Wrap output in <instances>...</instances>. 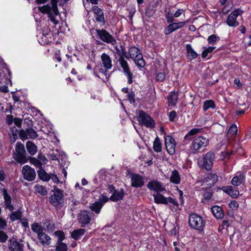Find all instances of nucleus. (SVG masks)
Segmentation results:
<instances>
[{
	"label": "nucleus",
	"mask_w": 251,
	"mask_h": 251,
	"mask_svg": "<svg viewBox=\"0 0 251 251\" xmlns=\"http://www.w3.org/2000/svg\"><path fill=\"white\" fill-rule=\"evenodd\" d=\"M34 190L37 192L39 193L42 196L46 195L47 194V191L45 187L42 185L36 184L34 186Z\"/></svg>",
	"instance_id": "obj_41"
},
{
	"label": "nucleus",
	"mask_w": 251,
	"mask_h": 251,
	"mask_svg": "<svg viewBox=\"0 0 251 251\" xmlns=\"http://www.w3.org/2000/svg\"><path fill=\"white\" fill-rule=\"evenodd\" d=\"M31 229L33 232L37 234V236L43 233L44 229L40 224L36 222L31 225Z\"/></svg>",
	"instance_id": "obj_26"
},
{
	"label": "nucleus",
	"mask_w": 251,
	"mask_h": 251,
	"mask_svg": "<svg viewBox=\"0 0 251 251\" xmlns=\"http://www.w3.org/2000/svg\"><path fill=\"white\" fill-rule=\"evenodd\" d=\"M49 200L54 206H58L63 202V192L59 189H54L50 195Z\"/></svg>",
	"instance_id": "obj_6"
},
{
	"label": "nucleus",
	"mask_w": 251,
	"mask_h": 251,
	"mask_svg": "<svg viewBox=\"0 0 251 251\" xmlns=\"http://www.w3.org/2000/svg\"><path fill=\"white\" fill-rule=\"evenodd\" d=\"M8 236L3 231H0V242H5L7 239Z\"/></svg>",
	"instance_id": "obj_55"
},
{
	"label": "nucleus",
	"mask_w": 251,
	"mask_h": 251,
	"mask_svg": "<svg viewBox=\"0 0 251 251\" xmlns=\"http://www.w3.org/2000/svg\"><path fill=\"white\" fill-rule=\"evenodd\" d=\"M13 158L17 162L21 164H25L27 162L26 152L23 144L20 143H17L15 151L13 153Z\"/></svg>",
	"instance_id": "obj_4"
},
{
	"label": "nucleus",
	"mask_w": 251,
	"mask_h": 251,
	"mask_svg": "<svg viewBox=\"0 0 251 251\" xmlns=\"http://www.w3.org/2000/svg\"><path fill=\"white\" fill-rule=\"evenodd\" d=\"M212 197V194L210 192H206L204 194V199L203 200V201L205 202L206 200H208L210 199Z\"/></svg>",
	"instance_id": "obj_60"
},
{
	"label": "nucleus",
	"mask_w": 251,
	"mask_h": 251,
	"mask_svg": "<svg viewBox=\"0 0 251 251\" xmlns=\"http://www.w3.org/2000/svg\"><path fill=\"white\" fill-rule=\"evenodd\" d=\"M19 136L22 140L27 139H34L38 137L36 131L32 128H28L26 130L21 129L19 132Z\"/></svg>",
	"instance_id": "obj_15"
},
{
	"label": "nucleus",
	"mask_w": 251,
	"mask_h": 251,
	"mask_svg": "<svg viewBox=\"0 0 251 251\" xmlns=\"http://www.w3.org/2000/svg\"><path fill=\"white\" fill-rule=\"evenodd\" d=\"M189 223L192 228L199 231H202L205 225V222L203 218L195 213L190 215Z\"/></svg>",
	"instance_id": "obj_3"
},
{
	"label": "nucleus",
	"mask_w": 251,
	"mask_h": 251,
	"mask_svg": "<svg viewBox=\"0 0 251 251\" xmlns=\"http://www.w3.org/2000/svg\"><path fill=\"white\" fill-rule=\"evenodd\" d=\"M153 197L154 202L156 203L167 204L170 203L173 204L174 205H177V202L175 200L173 199L171 197L166 198L160 193L153 194Z\"/></svg>",
	"instance_id": "obj_8"
},
{
	"label": "nucleus",
	"mask_w": 251,
	"mask_h": 251,
	"mask_svg": "<svg viewBox=\"0 0 251 251\" xmlns=\"http://www.w3.org/2000/svg\"><path fill=\"white\" fill-rule=\"evenodd\" d=\"M121 49H119L117 46L114 47L116 53L119 56V59L124 58L126 57L127 59H129L128 56L126 55V50L122 47H120Z\"/></svg>",
	"instance_id": "obj_33"
},
{
	"label": "nucleus",
	"mask_w": 251,
	"mask_h": 251,
	"mask_svg": "<svg viewBox=\"0 0 251 251\" xmlns=\"http://www.w3.org/2000/svg\"><path fill=\"white\" fill-rule=\"evenodd\" d=\"M243 12V11L239 8L233 10L228 16L226 22V24L230 27H235L237 26L239 23L237 21V18L238 16L241 15Z\"/></svg>",
	"instance_id": "obj_7"
},
{
	"label": "nucleus",
	"mask_w": 251,
	"mask_h": 251,
	"mask_svg": "<svg viewBox=\"0 0 251 251\" xmlns=\"http://www.w3.org/2000/svg\"><path fill=\"white\" fill-rule=\"evenodd\" d=\"M124 194L125 193L123 189H117L112 194L109 199L113 201H117L123 199Z\"/></svg>",
	"instance_id": "obj_23"
},
{
	"label": "nucleus",
	"mask_w": 251,
	"mask_h": 251,
	"mask_svg": "<svg viewBox=\"0 0 251 251\" xmlns=\"http://www.w3.org/2000/svg\"><path fill=\"white\" fill-rule=\"evenodd\" d=\"M85 232L84 229L79 228L73 230L71 233V237L75 240H78L82 236Z\"/></svg>",
	"instance_id": "obj_29"
},
{
	"label": "nucleus",
	"mask_w": 251,
	"mask_h": 251,
	"mask_svg": "<svg viewBox=\"0 0 251 251\" xmlns=\"http://www.w3.org/2000/svg\"><path fill=\"white\" fill-rule=\"evenodd\" d=\"M199 128H193L185 136V138H188L189 135H193L197 134L200 131Z\"/></svg>",
	"instance_id": "obj_52"
},
{
	"label": "nucleus",
	"mask_w": 251,
	"mask_h": 251,
	"mask_svg": "<svg viewBox=\"0 0 251 251\" xmlns=\"http://www.w3.org/2000/svg\"><path fill=\"white\" fill-rule=\"evenodd\" d=\"M55 233L56 235H57L59 237L58 240H60V241H62L64 239L65 235L63 231H57L55 232Z\"/></svg>",
	"instance_id": "obj_57"
},
{
	"label": "nucleus",
	"mask_w": 251,
	"mask_h": 251,
	"mask_svg": "<svg viewBox=\"0 0 251 251\" xmlns=\"http://www.w3.org/2000/svg\"><path fill=\"white\" fill-rule=\"evenodd\" d=\"M108 201V198L104 195H102L98 201L91 204L89 207L91 210L96 213L98 214L100 212V210L103 204Z\"/></svg>",
	"instance_id": "obj_14"
},
{
	"label": "nucleus",
	"mask_w": 251,
	"mask_h": 251,
	"mask_svg": "<svg viewBox=\"0 0 251 251\" xmlns=\"http://www.w3.org/2000/svg\"><path fill=\"white\" fill-rule=\"evenodd\" d=\"M174 25L175 26L176 29L177 30L179 28H182L185 25V22H180L178 23H174Z\"/></svg>",
	"instance_id": "obj_58"
},
{
	"label": "nucleus",
	"mask_w": 251,
	"mask_h": 251,
	"mask_svg": "<svg viewBox=\"0 0 251 251\" xmlns=\"http://www.w3.org/2000/svg\"><path fill=\"white\" fill-rule=\"evenodd\" d=\"M93 214L86 210H82L78 215V222L81 224L82 227H84L90 222Z\"/></svg>",
	"instance_id": "obj_11"
},
{
	"label": "nucleus",
	"mask_w": 251,
	"mask_h": 251,
	"mask_svg": "<svg viewBox=\"0 0 251 251\" xmlns=\"http://www.w3.org/2000/svg\"><path fill=\"white\" fill-rule=\"evenodd\" d=\"M96 32L102 41L107 43H111L112 45H114L116 43L115 39L106 30L104 29H97Z\"/></svg>",
	"instance_id": "obj_13"
},
{
	"label": "nucleus",
	"mask_w": 251,
	"mask_h": 251,
	"mask_svg": "<svg viewBox=\"0 0 251 251\" xmlns=\"http://www.w3.org/2000/svg\"><path fill=\"white\" fill-rule=\"evenodd\" d=\"M58 0H51L50 3L38 7V10L48 15L50 21L54 25L58 23L60 13L57 8Z\"/></svg>",
	"instance_id": "obj_1"
},
{
	"label": "nucleus",
	"mask_w": 251,
	"mask_h": 251,
	"mask_svg": "<svg viewBox=\"0 0 251 251\" xmlns=\"http://www.w3.org/2000/svg\"><path fill=\"white\" fill-rule=\"evenodd\" d=\"M45 225L49 230H52L54 228L53 224L50 222L45 223Z\"/></svg>",
	"instance_id": "obj_61"
},
{
	"label": "nucleus",
	"mask_w": 251,
	"mask_h": 251,
	"mask_svg": "<svg viewBox=\"0 0 251 251\" xmlns=\"http://www.w3.org/2000/svg\"><path fill=\"white\" fill-rule=\"evenodd\" d=\"M22 216L21 212L19 211L12 213L10 216V219L12 221H14L20 219Z\"/></svg>",
	"instance_id": "obj_42"
},
{
	"label": "nucleus",
	"mask_w": 251,
	"mask_h": 251,
	"mask_svg": "<svg viewBox=\"0 0 251 251\" xmlns=\"http://www.w3.org/2000/svg\"><path fill=\"white\" fill-rule=\"evenodd\" d=\"M184 13V11L182 9L177 10L174 14V17L176 18L179 17L181 15Z\"/></svg>",
	"instance_id": "obj_63"
},
{
	"label": "nucleus",
	"mask_w": 251,
	"mask_h": 251,
	"mask_svg": "<svg viewBox=\"0 0 251 251\" xmlns=\"http://www.w3.org/2000/svg\"><path fill=\"white\" fill-rule=\"evenodd\" d=\"M215 158L214 154L211 152H207L203 158V167L206 170H210Z\"/></svg>",
	"instance_id": "obj_18"
},
{
	"label": "nucleus",
	"mask_w": 251,
	"mask_h": 251,
	"mask_svg": "<svg viewBox=\"0 0 251 251\" xmlns=\"http://www.w3.org/2000/svg\"><path fill=\"white\" fill-rule=\"evenodd\" d=\"M14 122V120L13 118V116L12 115H7L6 117V123L8 125H11L13 122Z\"/></svg>",
	"instance_id": "obj_64"
},
{
	"label": "nucleus",
	"mask_w": 251,
	"mask_h": 251,
	"mask_svg": "<svg viewBox=\"0 0 251 251\" xmlns=\"http://www.w3.org/2000/svg\"><path fill=\"white\" fill-rule=\"evenodd\" d=\"M187 50V56L189 59L192 60L198 56L197 52L193 49L190 44H187L186 46Z\"/></svg>",
	"instance_id": "obj_27"
},
{
	"label": "nucleus",
	"mask_w": 251,
	"mask_h": 251,
	"mask_svg": "<svg viewBox=\"0 0 251 251\" xmlns=\"http://www.w3.org/2000/svg\"><path fill=\"white\" fill-rule=\"evenodd\" d=\"M208 144V139L203 136L196 137L192 142V147L194 150L198 151L202 148L206 147Z\"/></svg>",
	"instance_id": "obj_12"
},
{
	"label": "nucleus",
	"mask_w": 251,
	"mask_h": 251,
	"mask_svg": "<svg viewBox=\"0 0 251 251\" xmlns=\"http://www.w3.org/2000/svg\"><path fill=\"white\" fill-rule=\"evenodd\" d=\"M38 160L41 161V164H42V166L43 165H45L48 162V160L46 156L42 154L39 155Z\"/></svg>",
	"instance_id": "obj_53"
},
{
	"label": "nucleus",
	"mask_w": 251,
	"mask_h": 251,
	"mask_svg": "<svg viewBox=\"0 0 251 251\" xmlns=\"http://www.w3.org/2000/svg\"><path fill=\"white\" fill-rule=\"evenodd\" d=\"M26 147L28 152L30 155H34L37 151V146L31 141H28L26 143Z\"/></svg>",
	"instance_id": "obj_28"
},
{
	"label": "nucleus",
	"mask_w": 251,
	"mask_h": 251,
	"mask_svg": "<svg viewBox=\"0 0 251 251\" xmlns=\"http://www.w3.org/2000/svg\"><path fill=\"white\" fill-rule=\"evenodd\" d=\"M137 120L140 125L148 128H153L155 125L154 120L142 110L139 111Z\"/></svg>",
	"instance_id": "obj_5"
},
{
	"label": "nucleus",
	"mask_w": 251,
	"mask_h": 251,
	"mask_svg": "<svg viewBox=\"0 0 251 251\" xmlns=\"http://www.w3.org/2000/svg\"><path fill=\"white\" fill-rule=\"evenodd\" d=\"M22 173L24 178L28 181L34 180L36 176L34 169L28 165H25L22 168Z\"/></svg>",
	"instance_id": "obj_10"
},
{
	"label": "nucleus",
	"mask_w": 251,
	"mask_h": 251,
	"mask_svg": "<svg viewBox=\"0 0 251 251\" xmlns=\"http://www.w3.org/2000/svg\"><path fill=\"white\" fill-rule=\"evenodd\" d=\"M131 186L134 187H141L144 183V178L140 175L133 174L130 175Z\"/></svg>",
	"instance_id": "obj_19"
},
{
	"label": "nucleus",
	"mask_w": 251,
	"mask_h": 251,
	"mask_svg": "<svg viewBox=\"0 0 251 251\" xmlns=\"http://www.w3.org/2000/svg\"><path fill=\"white\" fill-rule=\"evenodd\" d=\"M147 187L150 190L155 191L156 193L165 191V187L162 183L156 180L149 182Z\"/></svg>",
	"instance_id": "obj_17"
},
{
	"label": "nucleus",
	"mask_w": 251,
	"mask_h": 251,
	"mask_svg": "<svg viewBox=\"0 0 251 251\" xmlns=\"http://www.w3.org/2000/svg\"><path fill=\"white\" fill-rule=\"evenodd\" d=\"M86 2L84 3V5L85 7V9L87 10L88 12L90 11V10L89 9L88 6H87V4L91 3L92 4H97L98 3V0H86Z\"/></svg>",
	"instance_id": "obj_50"
},
{
	"label": "nucleus",
	"mask_w": 251,
	"mask_h": 251,
	"mask_svg": "<svg viewBox=\"0 0 251 251\" xmlns=\"http://www.w3.org/2000/svg\"><path fill=\"white\" fill-rule=\"evenodd\" d=\"M229 206L233 210H236L239 206V204L236 201H232L229 202Z\"/></svg>",
	"instance_id": "obj_54"
},
{
	"label": "nucleus",
	"mask_w": 251,
	"mask_h": 251,
	"mask_svg": "<svg viewBox=\"0 0 251 251\" xmlns=\"http://www.w3.org/2000/svg\"><path fill=\"white\" fill-rule=\"evenodd\" d=\"M220 38L215 34L209 36L207 38V42L209 44H214L219 41Z\"/></svg>",
	"instance_id": "obj_46"
},
{
	"label": "nucleus",
	"mask_w": 251,
	"mask_h": 251,
	"mask_svg": "<svg viewBox=\"0 0 251 251\" xmlns=\"http://www.w3.org/2000/svg\"><path fill=\"white\" fill-rule=\"evenodd\" d=\"M153 150L156 152H160L162 150L161 143L159 138L156 137L153 142Z\"/></svg>",
	"instance_id": "obj_40"
},
{
	"label": "nucleus",
	"mask_w": 251,
	"mask_h": 251,
	"mask_svg": "<svg viewBox=\"0 0 251 251\" xmlns=\"http://www.w3.org/2000/svg\"><path fill=\"white\" fill-rule=\"evenodd\" d=\"M206 118L205 116H201L197 121L196 124L198 126H202L205 124Z\"/></svg>",
	"instance_id": "obj_49"
},
{
	"label": "nucleus",
	"mask_w": 251,
	"mask_h": 251,
	"mask_svg": "<svg viewBox=\"0 0 251 251\" xmlns=\"http://www.w3.org/2000/svg\"><path fill=\"white\" fill-rule=\"evenodd\" d=\"M105 171L101 170L98 175V177L96 178L95 180H94V181L95 183L98 184L99 183L101 182L103 180V176H104Z\"/></svg>",
	"instance_id": "obj_47"
},
{
	"label": "nucleus",
	"mask_w": 251,
	"mask_h": 251,
	"mask_svg": "<svg viewBox=\"0 0 251 251\" xmlns=\"http://www.w3.org/2000/svg\"><path fill=\"white\" fill-rule=\"evenodd\" d=\"M2 194L4 200V205L5 208L9 209L10 211H12L14 207L11 204V197L8 194L7 190L4 188L2 190Z\"/></svg>",
	"instance_id": "obj_21"
},
{
	"label": "nucleus",
	"mask_w": 251,
	"mask_h": 251,
	"mask_svg": "<svg viewBox=\"0 0 251 251\" xmlns=\"http://www.w3.org/2000/svg\"><path fill=\"white\" fill-rule=\"evenodd\" d=\"M166 77L165 74L164 73H159L156 75V80L157 81H163Z\"/></svg>",
	"instance_id": "obj_51"
},
{
	"label": "nucleus",
	"mask_w": 251,
	"mask_h": 251,
	"mask_svg": "<svg viewBox=\"0 0 251 251\" xmlns=\"http://www.w3.org/2000/svg\"><path fill=\"white\" fill-rule=\"evenodd\" d=\"M30 162L39 168V169L42 168V164H41V161L39 160L38 159H37L35 157H31L30 159Z\"/></svg>",
	"instance_id": "obj_45"
},
{
	"label": "nucleus",
	"mask_w": 251,
	"mask_h": 251,
	"mask_svg": "<svg viewBox=\"0 0 251 251\" xmlns=\"http://www.w3.org/2000/svg\"><path fill=\"white\" fill-rule=\"evenodd\" d=\"M212 212L217 219H222L224 217V213L221 208L218 206H213L211 208Z\"/></svg>",
	"instance_id": "obj_31"
},
{
	"label": "nucleus",
	"mask_w": 251,
	"mask_h": 251,
	"mask_svg": "<svg viewBox=\"0 0 251 251\" xmlns=\"http://www.w3.org/2000/svg\"><path fill=\"white\" fill-rule=\"evenodd\" d=\"M165 146L167 152L170 155L175 153L176 142L175 139L170 135H167L165 139Z\"/></svg>",
	"instance_id": "obj_16"
},
{
	"label": "nucleus",
	"mask_w": 251,
	"mask_h": 251,
	"mask_svg": "<svg viewBox=\"0 0 251 251\" xmlns=\"http://www.w3.org/2000/svg\"><path fill=\"white\" fill-rule=\"evenodd\" d=\"M244 176L243 174H239L238 176H235L231 180V184L235 186H239L244 180Z\"/></svg>",
	"instance_id": "obj_30"
},
{
	"label": "nucleus",
	"mask_w": 251,
	"mask_h": 251,
	"mask_svg": "<svg viewBox=\"0 0 251 251\" xmlns=\"http://www.w3.org/2000/svg\"><path fill=\"white\" fill-rule=\"evenodd\" d=\"M50 179H51L52 181L55 183H58L59 182V178L56 175L50 174Z\"/></svg>",
	"instance_id": "obj_56"
},
{
	"label": "nucleus",
	"mask_w": 251,
	"mask_h": 251,
	"mask_svg": "<svg viewBox=\"0 0 251 251\" xmlns=\"http://www.w3.org/2000/svg\"><path fill=\"white\" fill-rule=\"evenodd\" d=\"M48 156L50 159L52 160H59L60 159V154H58V151L57 150H56L55 152H52L49 153Z\"/></svg>",
	"instance_id": "obj_44"
},
{
	"label": "nucleus",
	"mask_w": 251,
	"mask_h": 251,
	"mask_svg": "<svg viewBox=\"0 0 251 251\" xmlns=\"http://www.w3.org/2000/svg\"><path fill=\"white\" fill-rule=\"evenodd\" d=\"M22 246L18 241L10 240L9 248L11 251H22L23 250Z\"/></svg>",
	"instance_id": "obj_32"
},
{
	"label": "nucleus",
	"mask_w": 251,
	"mask_h": 251,
	"mask_svg": "<svg viewBox=\"0 0 251 251\" xmlns=\"http://www.w3.org/2000/svg\"><path fill=\"white\" fill-rule=\"evenodd\" d=\"M175 30H176V29L174 25V23H172L165 28L164 33L166 35H168L175 31Z\"/></svg>",
	"instance_id": "obj_43"
},
{
	"label": "nucleus",
	"mask_w": 251,
	"mask_h": 251,
	"mask_svg": "<svg viewBox=\"0 0 251 251\" xmlns=\"http://www.w3.org/2000/svg\"><path fill=\"white\" fill-rule=\"evenodd\" d=\"M215 49L214 47H209L207 48H206L202 52L201 55L202 58H205L207 56L209 53H210L213 51V50Z\"/></svg>",
	"instance_id": "obj_48"
},
{
	"label": "nucleus",
	"mask_w": 251,
	"mask_h": 251,
	"mask_svg": "<svg viewBox=\"0 0 251 251\" xmlns=\"http://www.w3.org/2000/svg\"><path fill=\"white\" fill-rule=\"evenodd\" d=\"M118 61L123 69V72L127 78L128 84H131L133 82V74L131 72L127 62L124 58L118 59Z\"/></svg>",
	"instance_id": "obj_9"
},
{
	"label": "nucleus",
	"mask_w": 251,
	"mask_h": 251,
	"mask_svg": "<svg viewBox=\"0 0 251 251\" xmlns=\"http://www.w3.org/2000/svg\"><path fill=\"white\" fill-rule=\"evenodd\" d=\"M22 120L20 118H15L14 119V123L15 125L19 128H21V124H22Z\"/></svg>",
	"instance_id": "obj_59"
},
{
	"label": "nucleus",
	"mask_w": 251,
	"mask_h": 251,
	"mask_svg": "<svg viewBox=\"0 0 251 251\" xmlns=\"http://www.w3.org/2000/svg\"><path fill=\"white\" fill-rule=\"evenodd\" d=\"M222 190L224 192L228 194L233 198H236L239 195V191L237 189L234 188L231 186L223 187Z\"/></svg>",
	"instance_id": "obj_22"
},
{
	"label": "nucleus",
	"mask_w": 251,
	"mask_h": 251,
	"mask_svg": "<svg viewBox=\"0 0 251 251\" xmlns=\"http://www.w3.org/2000/svg\"><path fill=\"white\" fill-rule=\"evenodd\" d=\"M237 132V127L236 125H233L229 128L226 134V138L230 139L232 137H234Z\"/></svg>",
	"instance_id": "obj_37"
},
{
	"label": "nucleus",
	"mask_w": 251,
	"mask_h": 251,
	"mask_svg": "<svg viewBox=\"0 0 251 251\" xmlns=\"http://www.w3.org/2000/svg\"><path fill=\"white\" fill-rule=\"evenodd\" d=\"M62 241L60 240L57 241L55 247L56 251H67L68 246L67 244Z\"/></svg>",
	"instance_id": "obj_38"
},
{
	"label": "nucleus",
	"mask_w": 251,
	"mask_h": 251,
	"mask_svg": "<svg viewBox=\"0 0 251 251\" xmlns=\"http://www.w3.org/2000/svg\"><path fill=\"white\" fill-rule=\"evenodd\" d=\"M129 58H131L135 65L139 68H143L146 64L145 60L140 50L135 47H132L128 50Z\"/></svg>",
	"instance_id": "obj_2"
},
{
	"label": "nucleus",
	"mask_w": 251,
	"mask_h": 251,
	"mask_svg": "<svg viewBox=\"0 0 251 251\" xmlns=\"http://www.w3.org/2000/svg\"><path fill=\"white\" fill-rule=\"evenodd\" d=\"M37 238L40 241V243L44 246H48L50 244V237L44 232L42 233L40 236H37Z\"/></svg>",
	"instance_id": "obj_25"
},
{
	"label": "nucleus",
	"mask_w": 251,
	"mask_h": 251,
	"mask_svg": "<svg viewBox=\"0 0 251 251\" xmlns=\"http://www.w3.org/2000/svg\"><path fill=\"white\" fill-rule=\"evenodd\" d=\"M134 95L135 94L132 91L128 93V97L130 103L134 102Z\"/></svg>",
	"instance_id": "obj_62"
},
{
	"label": "nucleus",
	"mask_w": 251,
	"mask_h": 251,
	"mask_svg": "<svg viewBox=\"0 0 251 251\" xmlns=\"http://www.w3.org/2000/svg\"><path fill=\"white\" fill-rule=\"evenodd\" d=\"M38 176L39 178L42 179V180L45 181H48L50 180V175L46 173L45 171L42 169H39L37 171Z\"/></svg>",
	"instance_id": "obj_36"
},
{
	"label": "nucleus",
	"mask_w": 251,
	"mask_h": 251,
	"mask_svg": "<svg viewBox=\"0 0 251 251\" xmlns=\"http://www.w3.org/2000/svg\"><path fill=\"white\" fill-rule=\"evenodd\" d=\"M170 181L175 184H178L180 183V176L176 170H174L172 172L170 176Z\"/></svg>",
	"instance_id": "obj_35"
},
{
	"label": "nucleus",
	"mask_w": 251,
	"mask_h": 251,
	"mask_svg": "<svg viewBox=\"0 0 251 251\" xmlns=\"http://www.w3.org/2000/svg\"><path fill=\"white\" fill-rule=\"evenodd\" d=\"M177 100V94L174 92H171L168 97V101L170 106L176 105Z\"/></svg>",
	"instance_id": "obj_34"
},
{
	"label": "nucleus",
	"mask_w": 251,
	"mask_h": 251,
	"mask_svg": "<svg viewBox=\"0 0 251 251\" xmlns=\"http://www.w3.org/2000/svg\"><path fill=\"white\" fill-rule=\"evenodd\" d=\"M215 108V104L212 100H207L203 103L202 109L204 111H206L209 108L214 109Z\"/></svg>",
	"instance_id": "obj_39"
},
{
	"label": "nucleus",
	"mask_w": 251,
	"mask_h": 251,
	"mask_svg": "<svg viewBox=\"0 0 251 251\" xmlns=\"http://www.w3.org/2000/svg\"><path fill=\"white\" fill-rule=\"evenodd\" d=\"M92 10L94 13V17L98 22L102 23V25L105 24L104 18L102 10L97 6L92 7Z\"/></svg>",
	"instance_id": "obj_20"
},
{
	"label": "nucleus",
	"mask_w": 251,
	"mask_h": 251,
	"mask_svg": "<svg viewBox=\"0 0 251 251\" xmlns=\"http://www.w3.org/2000/svg\"><path fill=\"white\" fill-rule=\"evenodd\" d=\"M101 59L104 67L106 69H110L112 68L111 59L109 55L106 53H102L101 55Z\"/></svg>",
	"instance_id": "obj_24"
}]
</instances>
